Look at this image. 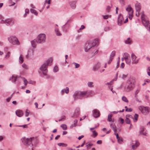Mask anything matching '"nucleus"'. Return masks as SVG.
<instances>
[{
    "label": "nucleus",
    "mask_w": 150,
    "mask_h": 150,
    "mask_svg": "<svg viewBox=\"0 0 150 150\" xmlns=\"http://www.w3.org/2000/svg\"><path fill=\"white\" fill-rule=\"evenodd\" d=\"M52 61V59L50 58L47 61L44 63L39 68L40 72H42L43 74L44 75H46L47 72V67L50 64Z\"/></svg>",
    "instance_id": "obj_1"
},
{
    "label": "nucleus",
    "mask_w": 150,
    "mask_h": 150,
    "mask_svg": "<svg viewBox=\"0 0 150 150\" xmlns=\"http://www.w3.org/2000/svg\"><path fill=\"white\" fill-rule=\"evenodd\" d=\"M98 39H96L93 41H90L87 42L85 44V51L87 52L88 50L98 44Z\"/></svg>",
    "instance_id": "obj_2"
},
{
    "label": "nucleus",
    "mask_w": 150,
    "mask_h": 150,
    "mask_svg": "<svg viewBox=\"0 0 150 150\" xmlns=\"http://www.w3.org/2000/svg\"><path fill=\"white\" fill-rule=\"evenodd\" d=\"M85 93L83 91H75L73 95L74 100L77 99H81L85 97Z\"/></svg>",
    "instance_id": "obj_3"
},
{
    "label": "nucleus",
    "mask_w": 150,
    "mask_h": 150,
    "mask_svg": "<svg viewBox=\"0 0 150 150\" xmlns=\"http://www.w3.org/2000/svg\"><path fill=\"white\" fill-rule=\"evenodd\" d=\"M135 82V81L134 79L132 78L130 79L127 83V86L126 91L128 92L132 90L134 87Z\"/></svg>",
    "instance_id": "obj_4"
},
{
    "label": "nucleus",
    "mask_w": 150,
    "mask_h": 150,
    "mask_svg": "<svg viewBox=\"0 0 150 150\" xmlns=\"http://www.w3.org/2000/svg\"><path fill=\"white\" fill-rule=\"evenodd\" d=\"M9 42L13 45H19L20 42L17 38L14 36H11L8 38Z\"/></svg>",
    "instance_id": "obj_5"
},
{
    "label": "nucleus",
    "mask_w": 150,
    "mask_h": 150,
    "mask_svg": "<svg viewBox=\"0 0 150 150\" xmlns=\"http://www.w3.org/2000/svg\"><path fill=\"white\" fill-rule=\"evenodd\" d=\"M36 39L38 43H43L45 41L46 35L44 34H40Z\"/></svg>",
    "instance_id": "obj_6"
},
{
    "label": "nucleus",
    "mask_w": 150,
    "mask_h": 150,
    "mask_svg": "<svg viewBox=\"0 0 150 150\" xmlns=\"http://www.w3.org/2000/svg\"><path fill=\"white\" fill-rule=\"evenodd\" d=\"M34 139L33 137H31L30 139L28 138H26L24 137L22 140V142L25 145H30L31 144V146L32 147L33 144L32 143V141Z\"/></svg>",
    "instance_id": "obj_7"
},
{
    "label": "nucleus",
    "mask_w": 150,
    "mask_h": 150,
    "mask_svg": "<svg viewBox=\"0 0 150 150\" xmlns=\"http://www.w3.org/2000/svg\"><path fill=\"white\" fill-rule=\"evenodd\" d=\"M139 109L145 115H147L149 112V108L148 107H140L139 108Z\"/></svg>",
    "instance_id": "obj_8"
},
{
    "label": "nucleus",
    "mask_w": 150,
    "mask_h": 150,
    "mask_svg": "<svg viewBox=\"0 0 150 150\" xmlns=\"http://www.w3.org/2000/svg\"><path fill=\"white\" fill-rule=\"evenodd\" d=\"M142 23L147 28V29L150 32V23L149 21L146 19H144L142 21Z\"/></svg>",
    "instance_id": "obj_9"
},
{
    "label": "nucleus",
    "mask_w": 150,
    "mask_h": 150,
    "mask_svg": "<svg viewBox=\"0 0 150 150\" xmlns=\"http://www.w3.org/2000/svg\"><path fill=\"white\" fill-rule=\"evenodd\" d=\"M131 59L132 61V64H136L138 62L139 59H136L137 57L133 53H132L131 55Z\"/></svg>",
    "instance_id": "obj_10"
},
{
    "label": "nucleus",
    "mask_w": 150,
    "mask_h": 150,
    "mask_svg": "<svg viewBox=\"0 0 150 150\" xmlns=\"http://www.w3.org/2000/svg\"><path fill=\"white\" fill-rule=\"evenodd\" d=\"M93 116L96 118L99 117L100 115L99 111L96 109H95L93 110Z\"/></svg>",
    "instance_id": "obj_11"
},
{
    "label": "nucleus",
    "mask_w": 150,
    "mask_h": 150,
    "mask_svg": "<svg viewBox=\"0 0 150 150\" xmlns=\"http://www.w3.org/2000/svg\"><path fill=\"white\" fill-rule=\"evenodd\" d=\"M123 18L122 14H120L118 18L117 24L120 26L122 25V21L123 20Z\"/></svg>",
    "instance_id": "obj_12"
},
{
    "label": "nucleus",
    "mask_w": 150,
    "mask_h": 150,
    "mask_svg": "<svg viewBox=\"0 0 150 150\" xmlns=\"http://www.w3.org/2000/svg\"><path fill=\"white\" fill-rule=\"evenodd\" d=\"M135 7L136 11L138 12V14L139 15L141 9V5L138 2L136 3L135 4Z\"/></svg>",
    "instance_id": "obj_13"
},
{
    "label": "nucleus",
    "mask_w": 150,
    "mask_h": 150,
    "mask_svg": "<svg viewBox=\"0 0 150 150\" xmlns=\"http://www.w3.org/2000/svg\"><path fill=\"white\" fill-rule=\"evenodd\" d=\"M16 115L19 117H22L23 115V111L20 110H17L16 111Z\"/></svg>",
    "instance_id": "obj_14"
},
{
    "label": "nucleus",
    "mask_w": 150,
    "mask_h": 150,
    "mask_svg": "<svg viewBox=\"0 0 150 150\" xmlns=\"http://www.w3.org/2000/svg\"><path fill=\"white\" fill-rule=\"evenodd\" d=\"M4 21V23L6 24L7 25H10L13 23V20L11 19H8L6 20L5 21Z\"/></svg>",
    "instance_id": "obj_15"
},
{
    "label": "nucleus",
    "mask_w": 150,
    "mask_h": 150,
    "mask_svg": "<svg viewBox=\"0 0 150 150\" xmlns=\"http://www.w3.org/2000/svg\"><path fill=\"white\" fill-rule=\"evenodd\" d=\"M80 109L78 108H76L75 110L73 116H72V117H77L79 115L80 112Z\"/></svg>",
    "instance_id": "obj_16"
},
{
    "label": "nucleus",
    "mask_w": 150,
    "mask_h": 150,
    "mask_svg": "<svg viewBox=\"0 0 150 150\" xmlns=\"http://www.w3.org/2000/svg\"><path fill=\"white\" fill-rule=\"evenodd\" d=\"M126 10L128 12L129 15L133 14V11L130 5L128 6V7L126 8Z\"/></svg>",
    "instance_id": "obj_17"
},
{
    "label": "nucleus",
    "mask_w": 150,
    "mask_h": 150,
    "mask_svg": "<svg viewBox=\"0 0 150 150\" xmlns=\"http://www.w3.org/2000/svg\"><path fill=\"white\" fill-rule=\"evenodd\" d=\"M83 92L85 93V97L87 98L89 96H91L93 94V92L92 91H83Z\"/></svg>",
    "instance_id": "obj_18"
},
{
    "label": "nucleus",
    "mask_w": 150,
    "mask_h": 150,
    "mask_svg": "<svg viewBox=\"0 0 150 150\" xmlns=\"http://www.w3.org/2000/svg\"><path fill=\"white\" fill-rule=\"evenodd\" d=\"M76 2L75 1H72L70 2L69 4L71 8L73 9H75L76 6Z\"/></svg>",
    "instance_id": "obj_19"
},
{
    "label": "nucleus",
    "mask_w": 150,
    "mask_h": 150,
    "mask_svg": "<svg viewBox=\"0 0 150 150\" xmlns=\"http://www.w3.org/2000/svg\"><path fill=\"white\" fill-rule=\"evenodd\" d=\"M139 133L140 134H142L144 136H147V133L146 132V130L144 128H142V130L140 131Z\"/></svg>",
    "instance_id": "obj_20"
},
{
    "label": "nucleus",
    "mask_w": 150,
    "mask_h": 150,
    "mask_svg": "<svg viewBox=\"0 0 150 150\" xmlns=\"http://www.w3.org/2000/svg\"><path fill=\"white\" fill-rule=\"evenodd\" d=\"M38 43L36 39H34L31 41V44L32 46L34 47L35 48L36 45Z\"/></svg>",
    "instance_id": "obj_21"
},
{
    "label": "nucleus",
    "mask_w": 150,
    "mask_h": 150,
    "mask_svg": "<svg viewBox=\"0 0 150 150\" xmlns=\"http://www.w3.org/2000/svg\"><path fill=\"white\" fill-rule=\"evenodd\" d=\"M139 142L137 140L135 141V144L132 146V148L133 149H135L139 146Z\"/></svg>",
    "instance_id": "obj_22"
},
{
    "label": "nucleus",
    "mask_w": 150,
    "mask_h": 150,
    "mask_svg": "<svg viewBox=\"0 0 150 150\" xmlns=\"http://www.w3.org/2000/svg\"><path fill=\"white\" fill-rule=\"evenodd\" d=\"M33 55V50H30L28 51V54L26 56V57L28 58L29 56H32Z\"/></svg>",
    "instance_id": "obj_23"
},
{
    "label": "nucleus",
    "mask_w": 150,
    "mask_h": 150,
    "mask_svg": "<svg viewBox=\"0 0 150 150\" xmlns=\"http://www.w3.org/2000/svg\"><path fill=\"white\" fill-rule=\"evenodd\" d=\"M100 66V63H98L96 64L93 68V70L95 71L97 70L99 68Z\"/></svg>",
    "instance_id": "obj_24"
},
{
    "label": "nucleus",
    "mask_w": 150,
    "mask_h": 150,
    "mask_svg": "<svg viewBox=\"0 0 150 150\" xmlns=\"http://www.w3.org/2000/svg\"><path fill=\"white\" fill-rule=\"evenodd\" d=\"M111 128L112 129L114 132H117L116 127L115 125L112 124L110 125Z\"/></svg>",
    "instance_id": "obj_25"
},
{
    "label": "nucleus",
    "mask_w": 150,
    "mask_h": 150,
    "mask_svg": "<svg viewBox=\"0 0 150 150\" xmlns=\"http://www.w3.org/2000/svg\"><path fill=\"white\" fill-rule=\"evenodd\" d=\"M132 42L131 40L129 38H128L125 41V43L127 44L130 45L131 44Z\"/></svg>",
    "instance_id": "obj_26"
},
{
    "label": "nucleus",
    "mask_w": 150,
    "mask_h": 150,
    "mask_svg": "<svg viewBox=\"0 0 150 150\" xmlns=\"http://www.w3.org/2000/svg\"><path fill=\"white\" fill-rule=\"evenodd\" d=\"M74 123L72 124L71 126H70V128L71 129L72 128L74 127H75L76 125H77V123L78 122V120H75L74 121Z\"/></svg>",
    "instance_id": "obj_27"
},
{
    "label": "nucleus",
    "mask_w": 150,
    "mask_h": 150,
    "mask_svg": "<svg viewBox=\"0 0 150 150\" xmlns=\"http://www.w3.org/2000/svg\"><path fill=\"white\" fill-rule=\"evenodd\" d=\"M17 78L16 76H15L13 75L11 77L10 79L9 80H11V81L13 82H16V81L17 80Z\"/></svg>",
    "instance_id": "obj_28"
},
{
    "label": "nucleus",
    "mask_w": 150,
    "mask_h": 150,
    "mask_svg": "<svg viewBox=\"0 0 150 150\" xmlns=\"http://www.w3.org/2000/svg\"><path fill=\"white\" fill-rule=\"evenodd\" d=\"M129 54L127 53H125L124 54V58L125 60H127L128 59V58L129 57Z\"/></svg>",
    "instance_id": "obj_29"
},
{
    "label": "nucleus",
    "mask_w": 150,
    "mask_h": 150,
    "mask_svg": "<svg viewBox=\"0 0 150 150\" xmlns=\"http://www.w3.org/2000/svg\"><path fill=\"white\" fill-rule=\"evenodd\" d=\"M93 82H88L87 83V85L88 87L93 88L94 87Z\"/></svg>",
    "instance_id": "obj_30"
},
{
    "label": "nucleus",
    "mask_w": 150,
    "mask_h": 150,
    "mask_svg": "<svg viewBox=\"0 0 150 150\" xmlns=\"http://www.w3.org/2000/svg\"><path fill=\"white\" fill-rule=\"evenodd\" d=\"M55 31L56 34L57 36H60L61 35V34L59 31V29L57 28H55Z\"/></svg>",
    "instance_id": "obj_31"
},
{
    "label": "nucleus",
    "mask_w": 150,
    "mask_h": 150,
    "mask_svg": "<svg viewBox=\"0 0 150 150\" xmlns=\"http://www.w3.org/2000/svg\"><path fill=\"white\" fill-rule=\"evenodd\" d=\"M115 51H113L111 53L110 56V58H112V59H113L114 56L115 55Z\"/></svg>",
    "instance_id": "obj_32"
},
{
    "label": "nucleus",
    "mask_w": 150,
    "mask_h": 150,
    "mask_svg": "<svg viewBox=\"0 0 150 150\" xmlns=\"http://www.w3.org/2000/svg\"><path fill=\"white\" fill-rule=\"evenodd\" d=\"M138 115L137 114H135L134 116V122H136L137 121V120L138 118Z\"/></svg>",
    "instance_id": "obj_33"
},
{
    "label": "nucleus",
    "mask_w": 150,
    "mask_h": 150,
    "mask_svg": "<svg viewBox=\"0 0 150 150\" xmlns=\"http://www.w3.org/2000/svg\"><path fill=\"white\" fill-rule=\"evenodd\" d=\"M57 145L59 146H62L63 147H66L67 146V144L63 143H58Z\"/></svg>",
    "instance_id": "obj_34"
},
{
    "label": "nucleus",
    "mask_w": 150,
    "mask_h": 150,
    "mask_svg": "<svg viewBox=\"0 0 150 150\" xmlns=\"http://www.w3.org/2000/svg\"><path fill=\"white\" fill-rule=\"evenodd\" d=\"M23 61V59L22 55H21L19 58V62L20 64H22Z\"/></svg>",
    "instance_id": "obj_35"
},
{
    "label": "nucleus",
    "mask_w": 150,
    "mask_h": 150,
    "mask_svg": "<svg viewBox=\"0 0 150 150\" xmlns=\"http://www.w3.org/2000/svg\"><path fill=\"white\" fill-rule=\"evenodd\" d=\"M20 76L23 80L25 86H26L28 83V81L24 77H22L21 76Z\"/></svg>",
    "instance_id": "obj_36"
},
{
    "label": "nucleus",
    "mask_w": 150,
    "mask_h": 150,
    "mask_svg": "<svg viewBox=\"0 0 150 150\" xmlns=\"http://www.w3.org/2000/svg\"><path fill=\"white\" fill-rule=\"evenodd\" d=\"M112 115L111 114H109L108 115V121L110 122L112 121Z\"/></svg>",
    "instance_id": "obj_37"
},
{
    "label": "nucleus",
    "mask_w": 150,
    "mask_h": 150,
    "mask_svg": "<svg viewBox=\"0 0 150 150\" xmlns=\"http://www.w3.org/2000/svg\"><path fill=\"white\" fill-rule=\"evenodd\" d=\"M30 12L31 13H34L35 15L37 16L38 14V13L36 11L33 9H30Z\"/></svg>",
    "instance_id": "obj_38"
},
{
    "label": "nucleus",
    "mask_w": 150,
    "mask_h": 150,
    "mask_svg": "<svg viewBox=\"0 0 150 150\" xmlns=\"http://www.w3.org/2000/svg\"><path fill=\"white\" fill-rule=\"evenodd\" d=\"M60 126L64 130H66L67 129V126L65 124H62Z\"/></svg>",
    "instance_id": "obj_39"
},
{
    "label": "nucleus",
    "mask_w": 150,
    "mask_h": 150,
    "mask_svg": "<svg viewBox=\"0 0 150 150\" xmlns=\"http://www.w3.org/2000/svg\"><path fill=\"white\" fill-rule=\"evenodd\" d=\"M92 132L93 133L92 136L93 137H96L97 136L98 134L97 133L96 131H93Z\"/></svg>",
    "instance_id": "obj_40"
},
{
    "label": "nucleus",
    "mask_w": 150,
    "mask_h": 150,
    "mask_svg": "<svg viewBox=\"0 0 150 150\" xmlns=\"http://www.w3.org/2000/svg\"><path fill=\"white\" fill-rule=\"evenodd\" d=\"M125 121L127 124H129L131 123V121L129 118H126Z\"/></svg>",
    "instance_id": "obj_41"
},
{
    "label": "nucleus",
    "mask_w": 150,
    "mask_h": 150,
    "mask_svg": "<svg viewBox=\"0 0 150 150\" xmlns=\"http://www.w3.org/2000/svg\"><path fill=\"white\" fill-rule=\"evenodd\" d=\"M122 100L125 102L127 103L128 102V100L127 98L125 96H123L122 97Z\"/></svg>",
    "instance_id": "obj_42"
},
{
    "label": "nucleus",
    "mask_w": 150,
    "mask_h": 150,
    "mask_svg": "<svg viewBox=\"0 0 150 150\" xmlns=\"http://www.w3.org/2000/svg\"><path fill=\"white\" fill-rule=\"evenodd\" d=\"M123 141V139L121 137L117 139V141L119 143L121 144L122 143Z\"/></svg>",
    "instance_id": "obj_43"
},
{
    "label": "nucleus",
    "mask_w": 150,
    "mask_h": 150,
    "mask_svg": "<svg viewBox=\"0 0 150 150\" xmlns=\"http://www.w3.org/2000/svg\"><path fill=\"white\" fill-rule=\"evenodd\" d=\"M11 53L10 52H8L5 55V58L7 59L10 56Z\"/></svg>",
    "instance_id": "obj_44"
},
{
    "label": "nucleus",
    "mask_w": 150,
    "mask_h": 150,
    "mask_svg": "<svg viewBox=\"0 0 150 150\" xmlns=\"http://www.w3.org/2000/svg\"><path fill=\"white\" fill-rule=\"evenodd\" d=\"M144 16H145V15L144 14V11H142L141 12V18H142V21L143 20H144V19H146L145 18H144Z\"/></svg>",
    "instance_id": "obj_45"
},
{
    "label": "nucleus",
    "mask_w": 150,
    "mask_h": 150,
    "mask_svg": "<svg viewBox=\"0 0 150 150\" xmlns=\"http://www.w3.org/2000/svg\"><path fill=\"white\" fill-rule=\"evenodd\" d=\"M16 126L18 127H23V128H27L28 127L27 125H16Z\"/></svg>",
    "instance_id": "obj_46"
},
{
    "label": "nucleus",
    "mask_w": 150,
    "mask_h": 150,
    "mask_svg": "<svg viewBox=\"0 0 150 150\" xmlns=\"http://www.w3.org/2000/svg\"><path fill=\"white\" fill-rule=\"evenodd\" d=\"M58 71V68L57 67L55 66L53 68V71L55 72H57Z\"/></svg>",
    "instance_id": "obj_47"
},
{
    "label": "nucleus",
    "mask_w": 150,
    "mask_h": 150,
    "mask_svg": "<svg viewBox=\"0 0 150 150\" xmlns=\"http://www.w3.org/2000/svg\"><path fill=\"white\" fill-rule=\"evenodd\" d=\"M72 64L75 65V68H78L80 67L79 64H78V63H75V62H73L72 63Z\"/></svg>",
    "instance_id": "obj_48"
},
{
    "label": "nucleus",
    "mask_w": 150,
    "mask_h": 150,
    "mask_svg": "<svg viewBox=\"0 0 150 150\" xmlns=\"http://www.w3.org/2000/svg\"><path fill=\"white\" fill-rule=\"evenodd\" d=\"M125 62H126V63L127 64L129 65H130L131 63V61L130 59H128L127 60H127H125Z\"/></svg>",
    "instance_id": "obj_49"
},
{
    "label": "nucleus",
    "mask_w": 150,
    "mask_h": 150,
    "mask_svg": "<svg viewBox=\"0 0 150 150\" xmlns=\"http://www.w3.org/2000/svg\"><path fill=\"white\" fill-rule=\"evenodd\" d=\"M110 29L111 28L109 27H106L104 29V31H108L110 30Z\"/></svg>",
    "instance_id": "obj_50"
},
{
    "label": "nucleus",
    "mask_w": 150,
    "mask_h": 150,
    "mask_svg": "<svg viewBox=\"0 0 150 150\" xmlns=\"http://www.w3.org/2000/svg\"><path fill=\"white\" fill-rule=\"evenodd\" d=\"M126 118H131L134 119L133 117L131 115H126Z\"/></svg>",
    "instance_id": "obj_51"
},
{
    "label": "nucleus",
    "mask_w": 150,
    "mask_h": 150,
    "mask_svg": "<svg viewBox=\"0 0 150 150\" xmlns=\"http://www.w3.org/2000/svg\"><path fill=\"white\" fill-rule=\"evenodd\" d=\"M65 118H66V117L65 116H64V115L62 116L61 117V118L60 119H59V121H61L63 120H64L65 119Z\"/></svg>",
    "instance_id": "obj_52"
},
{
    "label": "nucleus",
    "mask_w": 150,
    "mask_h": 150,
    "mask_svg": "<svg viewBox=\"0 0 150 150\" xmlns=\"http://www.w3.org/2000/svg\"><path fill=\"white\" fill-rule=\"evenodd\" d=\"M85 28V27L84 25H81V27L79 28V30H77V32L78 33L79 32V30H82V29H84V28Z\"/></svg>",
    "instance_id": "obj_53"
},
{
    "label": "nucleus",
    "mask_w": 150,
    "mask_h": 150,
    "mask_svg": "<svg viewBox=\"0 0 150 150\" xmlns=\"http://www.w3.org/2000/svg\"><path fill=\"white\" fill-rule=\"evenodd\" d=\"M64 91L65 92V93H68L69 92V88L68 87H67L64 90Z\"/></svg>",
    "instance_id": "obj_54"
},
{
    "label": "nucleus",
    "mask_w": 150,
    "mask_h": 150,
    "mask_svg": "<svg viewBox=\"0 0 150 150\" xmlns=\"http://www.w3.org/2000/svg\"><path fill=\"white\" fill-rule=\"evenodd\" d=\"M22 67L23 68H24L26 69H28V67L25 64H23L22 65Z\"/></svg>",
    "instance_id": "obj_55"
},
{
    "label": "nucleus",
    "mask_w": 150,
    "mask_h": 150,
    "mask_svg": "<svg viewBox=\"0 0 150 150\" xmlns=\"http://www.w3.org/2000/svg\"><path fill=\"white\" fill-rule=\"evenodd\" d=\"M111 7H110L109 6H108L107 7V8L106 9V11L108 12H109L110 11L111 9Z\"/></svg>",
    "instance_id": "obj_56"
},
{
    "label": "nucleus",
    "mask_w": 150,
    "mask_h": 150,
    "mask_svg": "<svg viewBox=\"0 0 150 150\" xmlns=\"http://www.w3.org/2000/svg\"><path fill=\"white\" fill-rule=\"evenodd\" d=\"M120 59V57H119L118 61V62H117V65L116 68V69H117L119 67V62H120V61H119Z\"/></svg>",
    "instance_id": "obj_57"
},
{
    "label": "nucleus",
    "mask_w": 150,
    "mask_h": 150,
    "mask_svg": "<svg viewBox=\"0 0 150 150\" xmlns=\"http://www.w3.org/2000/svg\"><path fill=\"white\" fill-rule=\"evenodd\" d=\"M132 110L131 108H130L129 109L128 108H126L125 109L126 111L129 112H131L132 111Z\"/></svg>",
    "instance_id": "obj_58"
},
{
    "label": "nucleus",
    "mask_w": 150,
    "mask_h": 150,
    "mask_svg": "<svg viewBox=\"0 0 150 150\" xmlns=\"http://www.w3.org/2000/svg\"><path fill=\"white\" fill-rule=\"evenodd\" d=\"M109 16L108 15H106L103 16L104 19H106L108 18L109 17Z\"/></svg>",
    "instance_id": "obj_59"
},
{
    "label": "nucleus",
    "mask_w": 150,
    "mask_h": 150,
    "mask_svg": "<svg viewBox=\"0 0 150 150\" xmlns=\"http://www.w3.org/2000/svg\"><path fill=\"white\" fill-rule=\"evenodd\" d=\"M125 66V64L124 63H122L120 66V67L121 68H123Z\"/></svg>",
    "instance_id": "obj_60"
},
{
    "label": "nucleus",
    "mask_w": 150,
    "mask_h": 150,
    "mask_svg": "<svg viewBox=\"0 0 150 150\" xmlns=\"http://www.w3.org/2000/svg\"><path fill=\"white\" fill-rule=\"evenodd\" d=\"M28 110H26V111L25 112V116L26 117H27L28 116L29 113L27 111Z\"/></svg>",
    "instance_id": "obj_61"
},
{
    "label": "nucleus",
    "mask_w": 150,
    "mask_h": 150,
    "mask_svg": "<svg viewBox=\"0 0 150 150\" xmlns=\"http://www.w3.org/2000/svg\"><path fill=\"white\" fill-rule=\"evenodd\" d=\"M113 59H112V58H110V59H109V61L108 62V64H110L111 62L112 61V60Z\"/></svg>",
    "instance_id": "obj_62"
},
{
    "label": "nucleus",
    "mask_w": 150,
    "mask_h": 150,
    "mask_svg": "<svg viewBox=\"0 0 150 150\" xmlns=\"http://www.w3.org/2000/svg\"><path fill=\"white\" fill-rule=\"evenodd\" d=\"M35 83V81H30L29 82V84H33L34 83Z\"/></svg>",
    "instance_id": "obj_63"
},
{
    "label": "nucleus",
    "mask_w": 150,
    "mask_h": 150,
    "mask_svg": "<svg viewBox=\"0 0 150 150\" xmlns=\"http://www.w3.org/2000/svg\"><path fill=\"white\" fill-rule=\"evenodd\" d=\"M120 1L121 4L124 5V4H125L124 0H120Z\"/></svg>",
    "instance_id": "obj_64"
}]
</instances>
